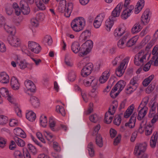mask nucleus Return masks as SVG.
<instances>
[{
    "mask_svg": "<svg viewBox=\"0 0 158 158\" xmlns=\"http://www.w3.org/2000/svg\"><path fill=\"white\" fill-rule=\"evenodd\" d=\"M124 57L123 55L118 56L112 61V64L114 66L116 65L118 63H120L116 70V75L119 77L121 76L124 73L130 59L129 57L127 56L123 59Z\"/></svg>",
    "mask_w": 158,
    "mask_h": 158,
    "instance_id": "nucleus-1",
    "label": "nucleus"
},
{
    "mask_svg": "<svg viewBox=\"0 0 158 158\" xmlns=\"http://www.w3.org/2000/svg\"><path fill=\"white\" fill-rule=\"evenodd\" d=\"M147 54L145 51L141 50L135 56L134 59V64L136 66H142L148 61Z\"/></svg>",
    "mask_w": 158,
    "mask_h": 158,
    "instance_id": "nucleus-2",
    "label": "nucleus"
},
{
    "mask_svg": "<svg viewBox=\"0 0 158 158\" xmlns=\"http://www.w3.org/2000/svg\"><path fill=\"white\" fill-rule=\"evenodd\" d=\"M85 20L82 17H78L74 19L71 23V27L73 31L78 32L82 31L85 26Z\"/></svg>",
    "mask_w": 158,
    "mask_h": 158,
    "instance_id": "nucleus-3",
    "label": "nucleus"
},
{
    "mask_svg": "<svg viewBox=\"0 0 158 158\" xmlns=\"http://www.w3.org/2000/svg\"><path fill=\"white\" fill-rule=\"evenodd\" d=\"M93 46V42L91 40L86 41L81 45V52L79 53V56H82L86 55L90 52Z\"/></svg>",
    "mask_w": 158,
    "mask_h": 158,
    "instance_id": "nucleus-4",
    "label": "nucleus"
},
{
    "mask_svg": "<svg viewBox=\"0 0 158 158\" xmlns=\"http://www.w3.org/2000/svg\"><path fill=\"white\" fill-rule=\"evenodd\" d=\"M28 47L29 50L35 53H39L41 50L40 45L37 43L33 41H29Z\"/></svg>",
    "mask_w": 158,
    "mask_h": 158,
    "instance_id": "nucleus-5",
    "label": "nucleus"
},
{
    "mask_svg": "<svg viewBox=\"0 0 158 158\" xmlns=\"http://www.w3.org/2000/svg\"><path fill=\"white\" fill-rule=\"evenodd\" d=\"M8 40L9 44L13 47H18L21 45V40L16 36L10 35L9 36Z\"/></svg>",
    "mask_w": 158,
    "mask_h": 158,
    "instance_id": "nucleus-6",
    "label": "nucleus"
},
{
    "mask_svg": "<svg viewBox=\"0 0 158 158\" xmlns=\"http://www.w3.org/2000/svg\"><path fill=\"white\" fill-rule=\"evenodd\" d=\"M146 149L145 144H137L135 147L134 153L136 156L139 157L140 155L144 153Z\"/></svg>",
    "mask_w": 158,
    "mask_h": 158,
    "instance_id": "nucleus-7",
    "label": "nucleus"
},
{
    "mask_svg": "<svg viewBox=\"0 0 158 158\" xmlns=\"http://www.w3.org/2000/svg\"><path fill=\"white\" fill-rule=\"evenodd\" d=\"M93 68V64L91 63L86 64L83 68L81 71V75L83 77H86L89 75Z\"/></svg>",
    "mask_w": 158,
    "mask_h": 158,
    "instance_id": "nucleus-8",
    "label": "nucleus"
},
{
    "mask_svg": "<svg viewBox=\"0 0 158 158\" xmlns=\"http://www.w3.org/2000/svg\"><path fill=\"white\" fill-rule=\"evenodd\" d=\"M126 28L123 25H121L114 30V36L117 38H119L126 32Z\"/></svg>",
    "mask_w": 158,
    "mask_h": 158,
    "instance_id": "nucleus-9",
    "label": "nucleus"
},
{
    "mask_svg": "<svg viewBox=\"0 0 158 158\" xmlns=\"http://www.w3.org/2000/svg\"><path fill=\"white\" fill-rule=\"evenodd\" d=\"M150 19V15L149 10L147 9L143 13L141 19V21L142 24L146 25L149 22Z\"/></svg>",
    "mask_w": 158,
    "mask_h": 158,
    "instance_id": "nucleus-10",
    "label": "nucleus"
},
{
    "mask_svg": "<svg viewBox=\"0 0 158 158\" xmlns=\"http://www.w3.org/2000/svg\"><path fill=\"white\" fill-rule=\"evenodd\" d=\"M82 83L84 86L87 87L90 86L92 83H94V86L95 87L97 85V81L94 77L91 76L84 79Z\"/></svg>",
    "mask_w": 158,
    "mask_h": 158,
    "instance_id": "nucleus-11",
    "label": "nucleus"
},
{
    "mask_svg": "<svg viewBox=\"0 0 158 158\" xmlns=\"http://www.w3.org/2000/svg\"><path fill=\"white\" fill-rule=\"evenodd\" d=\"M105 16L103 14L98 15L95 18L94 21L93 25L96 28H99L101 26L105 18Z\"/></svg>",
    "mask_w": 158,
    "mask_h": 158,
    "instance_id": "nucleus-12",
    "label": "nucleus"
},
{
    "mask_svg": "<svg viewBox=\"0 0 158 158\" xmlns=\"http://www.w3.org/2000/svg\"><path fill=\"white\" fill-rule=\"evenodd\" d=\"M152 54L154 56L152 57L151 61L152 64L154 66H158V45H156L153 48Z\"/></svg>",
    "mask_w": 158,
    "mask_h": 158,
    "instance_id": "nucleus-13",
    "label": "nucleus"
},
{
    "mask_svg": "<svg viewBox=\"0 0 158 158\" xmlns=\"http://www.w3.org/2000/svg\"><path fill=\"white\" fill-rule=\"evenodd\" d=\"M24 85L26 91L31 92H34L35 91L36 87L33 82L31 80H27L24 81Z\"/></svg>",
    "mask_w": 158,
    "mask_h": 158,
    "instance_id": "nucleus-14",
    "label": "nucleus"
},
{
    "mask_svg": "<svg viewBox=\"0 0 158 158\" xmlns=\"http://www.w3.org/2000/svg\"><path fill=\"white\" fill-rule=\"evenodd\" d=\"M20 6L21 11L23 14L27 15L28 14L30 10L28 3L24 0H21L20 3Z\"/></svg>",
    "mask_w": 158,
    "mask_h": 158,
    "instance_id": "nucleus-15",
    "label": "nucleus"
},
{
    "mask_svg": "<svg viewBox=\"0 0 158 158\" xmlns=\"http://www.w3.org/2000/svg\"><path fill=\"white\" fill-rule=\"evenodd\" d=\"M134 8V6L131 5L124 10L122 12L121 15V18L123 19H127L130 16Z\"/></svg>",
    "mask_w": 158,
    "mask_h": 158,
    "instance_id": "nucleus-16",
    "label": "nucleus"
},
{
    "mask_svg": "<svg viewBox=\"0 0 158 158\" xmlns=\"http://www.w3.org/2000/svg\"><path fill=\"white\" fill-rule=\"evenodd\" d=\"M95 90L93 89L91 92L89 94H87L84 92H82L81 93V94L83 99V100L86 102H88L89 99V97L91 98H95L97 95V93L94 92Z\"/></svg>",
    "mask_w": 158,
    "mask_h": 158,
    "instance_id": "nucleus-17",
    "label": "nucleus"
},
{
    "mask_svg": "<svg viewBox=\"0 0 158 158\" xmlns=\"http://www.w3.org/2000/svg\"><path fill=\"white\" fill-rule=\"evenodd\" d=\"M110 73L109 71H106L103 72L99 79V82L101 84L105 83L109 79Z\"/></svg>",
    "mask_w": 158,
    "mask_h": 158,
    "instance_id": "nucleus-18",
    "label": "nucleus"
},
{
    "mask_svg": "<svg viewBox=\"0 0 158 158\" xmlns=\"http://www.w3.org/2000/svg\"><path fill=\"white\" fill-rule=\"evenodd\" d=\"M113 17L110 16L108 19H107L105 23V29L108 31L110 32L114 25V21H113Z\"/></svg>",
    "mask_w": 158,
    "mask_h": 158,
    "instance_id": "nucleus-19",
    "label": "nucleus"
},
{
    "mask_svg": "<svg viewBox=\"0 0 158 158\" xmlns=\"http://www.w3.org/2000/svg\"><path fill=\"white\" fill-rule=\"evenodd\" d=\"M10 85L12 89L15 90L18 89L20 86L18 79L15 77H13L11 78Z\"/></svg>",
    "mask_w": 158,
    "mask_h": 158,
    "instance_id": "nucleus-20",
    "label": "nucleus"
},
{
    "mask_svg": "<svg viewBox=\"0 0 158 158\" xmlns=\"http://www.w3.org/2000/svg\"><path fill=\"white\" fill-rule=\"evenodd\" d=\"M10 77L8 74L5 72L0 73V82L3 84H7L9 82Z\"/></svg>",
    "mask_w": 158,
    "mask_h": 158,
    "instance_id": "nucleus-21",
    "label": "nucleus"
},
{
    "mask_svg": "<svg viewBox=\"0 0 158 158\" xmlns=\"http://www.w3.org/2000/svg\"><path fill=\"white\" fill-rule=\"evenodd\" d=\"M17 64L19 68L21 69H24L26 68L27 65V63L25 60H20L18 56L15 58Z\"/></svg>",
    "mask_w": 158,
    "mask_h": 158,
    "instance_id": "nucleus-22",
    "label": "nucleus"
},
{
    "mask_svg": "<svg viewBox=\"0 0 158 158\" xmlns=\"http://www.w3.org/2000/svg\"><path fill=\"white\" fill-rule=\"evenodd\" d=\"M30 102L34 108L40 107V103L38 98L35 96H32L30 99Z\"/></svg>",
    "mask_w": 158,
    "mask_h": 158,
    "instance_id": "nucleus-23",
    "label": "nucleus"
},
{
    "mask_svg": "<svg viewBox=\"0 0 158 158\" xmlns=\"http://www.w3.org/2000/svg\"><path fill=\"white\" fill-rule=\"evenodd\" d=\"M142 28V27L139 23L135 24L132 28L131 32L133 34H135L139 32Z\"/></svg>",
    "mask_w": 158,
    "mask_h": 158,
    "instance_id": "nucleus-24",
    "label": "nucleus"
},
{
    "mask_svg": "<svg viewBox=\"0 0 158 158\" xmlns=\"http://www.w3.org/2000/svg\"><path fill=\"white\" fill-rule=\"evenodd\" d=\"M126 85L125 82L123 80H120L114 86V89H117L118 91V93L123 89Z\"/></svg>",
    "mask_w": 158,
    "mask_h": 158,
    "instance_id": "nucleus-25",
    "label": "nucleus"
},
{
    "mask_svg": "<svg viewBox=\"0 0 158 158\" xmlns=\"http://www.w3.org/2000/svg\"><path fill=\"white\" fill-rule=\"evenodd\" d=\"M158 139L157 133H154L152 135L150 142V145L152 148H155Z\"/></svg>",
    "mask_w": 158,
    "mask_h": 158,
    "instance_id": "nucleus-26",
    "label": "nucleus"
},
{
    "mask_svg": "<svg viewBox=\"0 0 158 158\" xmlns=\"http://www.w3.org/2000/svg\"><path fill=\"white\" fill-rule=\"evenodd\" d=\"M73 5L72 3H68L66 6V10L64 13V15L67 17L70 16L72 11L73 10Z\"/></svg>",
    "mask_w": 158,
    "mask_h": 158,
    "instance_id": "nucleus-27",
    "label": "nucleus"
},
{
    "mask_svg": "<svg viewBox=\"0 0 158 158\" xmlns=\"http://www.w3.org/2000/svg\"><path fill=\"white\" fill-rule=\"evenodd\" d=\"M135 109V106L132 104L129 106L124 114V117L125 118H129L133 113Z\"/></svg>",
    "mask_w": 158,
    "mask_h": 158,
    "instance_id": "nucleus-28",
    "label": "nucleus"
},
{
    "mask_svg": "<svg viewBox=\"0 0 158 158\" xmlns=\"http://www.w3.org/2000/svg\"><path fill=\"white\" fill-rule=\"evenodd\" d=\"M26 116L28 120L31 122L35 121L36 118L35 114L32 110L27 111Z\"/></svg>",
    "mask_w": 158,
    "mask_h": 158,
    "instance_id": "nucleus-29",
    "label": "nucleus"
},
{
    "mask_svg": "<svg viewBox=\"0 0 158 158\" xmlns=\"http://www.w3.org/2000/svg\"><path fill=\"white\" fill-rule=\"evenodd\" d=\"M140 108L137 116V118L139 120L142 119L145 116L148 111V107Z\"/></svg>",
    "mask_w": 158,
    "mask_h": 158,
    "instance_id": "nucleus-30",
    "label": "nucleus"
},
{
    "mask_svg": "<svg viewBox=\"0 0 158 158\" xmlns=\"http://www.w3.org/2000/svg\"><path fill=\"white\" fill-rule=\"evenodd\" d=\"M139 37L136 35L127 41L126 43V45L127 47H130L134 45L138 40Z\"/></svg>",
    "mask_w": 158,
    "mask_h": 158,
    "instance_id": "nucleus-31",
    "label": "nucleus"
},
{
    "mask_svg": "<svg viewBox=\"0 0 158 158\" xmlns=\"http://www.w3.org/2000/svg\"><path fill=\"white\" fill-rule=\"evenodd\" d=\"M118 102L117 101H113L110 106L107 112L114 114L118 107Z\"/></svg>",
    "mask_w": 158,
    "mask_h": 158,
    "instance_id": "nucleus-32",
    "label": "nucleus"
},
{
    "mask_svg": "<svg viewBox=\"0 0 158 158\" xmlns=\"http://www.w3.org/2000/svg\"><path fill=\"white\" fill-rule=\"evenodd\" d=\"M14 132L16 135L22 138H25L26 137V135L24 131L19 127L14 129Z\"/></svg>",
    "mask_w": 158,
    "mask_h": 158,
    "instance_id": "nucleus-33",
    "label": "nucleus"
},
{
    "mask_svg": "<svg viewBox=\"0 0 158 158\" xmlns=\"http://www.w3.org/2000/svg\"><path fill=\"white\" fill-rule=\"evenodd\" d=\"M43 134L48 141L51 142L53 140L54 135L50 131L44 130L43 131Z\"/></svg>",
    "mask_w": 158,
    "mask_h": 158,
    "instance_id": "nucleus-34",
    "label": "nucleus"
},
{
    "mask_svg": "<svg viewBox=\"0 0 158 158\" xmlns=\"http://www.w3.org/2000/svg\"><path fill=\"white\" fill-rule=\"evenodd\" d=\"M136 120V117L132 116L130 119L129 122L126 123L125 126L127 127H128L131 128H133L135 126Z\"/></svg>",
    "mask_w": 158,
    "mask_h": 158,
    "instance_id": "nucleus-35",
    "label": "nucleus"
},
{
    "mask_svg": "<svg viewBox=\"0 0 158 158\" xmlns=\"http://www.w3.org/2000/svg\"><path fill=\"white\" fill-rule=\"evenodd\" d=\"M66 3L65 0H62L60 1L58 8L59 12L64 13L66 10Z\"/></svg>",
    "mask_w": 158,
    "mask_h": 158,
    "instance_id": "nucleus-36",
    "label": "nucleus"
},
{
    "mask_svg": "<svg viewBox=\"0 0 158 158\" xmlns=\"http://www.w3.org/2000/svg\"><path fill=\"white\" fill-rule=\"evenodd\" d=\"M4 28L7 32L11 34V35H15V33L16 30L14 27L5 24L4 25Z\"/></svg>",
    "mask_w": 158,
    "mask_h": 158,
    "instance_id": "nucleus-37",
    "label": "nucleus"
},
{
    "mask_svg": "<svg viewBox=\"0 0 158 158\" xmlns=\"http://www.w3.org/2000/svg\"><path fill=\"white\" fill-rule=\"evenodd\" d=\"M40 125L44 127H45L48 124L47 117L44 115H41L40 118Z\"/></svg>",
    "mask_w": 158,
    "mask_h": 158,
    "instance_id": "nucleus-38",
    "label": "nucleus"
},
{
    "mask_svg": "<svg viewBox=\"0 0 158 158\" xmlns=\"http://www.w3.org/2000/svg\"><path fill=\"white\" fill-rule=\"evenodd\" d=\"M73 52L75 53H78L79 51L81 52V47L79 43L77 42L73 43L71 46Z\"/></svg>",
    "mask_w": 158,
    "mask_h": 158,
    "instance_id": "nucleus-39",
    "label": "nucleus"
},
{
    "mask_svg": "<svg viewBox=\"0 0 158 158\" xmlns=\"http://www.w3.org/2000/svg\"><path fill=\"white\" fill-rule=\"evenodd\" d=\"M113 115L109 112H106L105 115V122L107 124L110 123L113 120Z\"/></svg>",
    "mask_w": 158,
    "mask_h": 158,
    "instance_id": "nucleus-40",
    "label": "nucleus"
},
{
    "mask_svg": "<svg viewBox=\"0 0 158 158\" xmlns=\"http://www.w3.org/2000/svg\"><path fill=\"white\" fill-rule=\"evenodd\" d=\"M156 106L155 104L153 103L151 106L149 111L148 117L150 118H152L153 115L155 114H158L156 113Z\"/></svg>",
    "mask_w": 158,
    "mask_h": 158,
    "instance_id": "nucleus-41",
    "label": "nucleus"
},
{
    "mask_svg": "<svg viewBox=\"0 0 158 158\" xmlns=\"http://www.w3.org/2000/svg\"><path fill=\"white\" fill-rule=\"evenodd\" d=\"M158 38V30L155 33L154 35V38L152 40L150 41L149 43L148 44L146 48H150L154 44Z\"/></svg>",
    "mask_w": 158,
    "mask_h": 158,
    "instance_id": "nucleus-42",
    "label": "nucleus"
},
{
    "mask_svg": "<svg viewBox=\"0 0 158 158\" xmlns=\"http://www.w3.org/2000/svg\"><path fill=\"white\" fill-rule=\"evenodd\" d=\"M56 125L55 120L53 117H50L49 120V126L51 129L53 131H55V127Z\"/></svg>",
    "mask_w": 158,
    "mask_h": 158,
    "instance_id": "nucleus-43",
    "label": "nucleus"
},
{
    "mask_svg": "<svg viewBox=\"0 0 158 158\" xmlns=\"http://www.w3.org/2000/svg\"><path fill=\"white\" fill-rule=\"evenodd\" d=\"M91 35L90 31L85 30L83 31L81 35V36L84 40L89 39Z\"/></svg>",
    "mask_w": 158,
    "mask_h": 158,
    "instance_id": "nucleus-44",
    "label": "nucleus"
},
{
    "mask_svg": "<svg viewBox=\"0 0 158 158\" xmlns=\"http://www.w3.org/2000/svg\"><path fill=\"white\" fill-rule=\"evenodd\" d=\"M154 77V75H151L145 79L143 82V86H146L151 82Z\"/></svg>",
    "mask_w": 158,
    "mask_h": 158,
    "instance_id": "nucleus-45",
    "label": "nucleus"
},
{
    "mask_svg": "<svg viewBox=\"0 0 158 158\" xmlns=\"http://www.w3.org/2000/svg\"><path fill=\"white\" fill-rule=\"evenodd\" d=\"M12 7L15 10V14L17 16L20 15L22 12L21 10L20 9L18 4L16 3H14Z\"/></svg>",
    "mask_w": 158,
    "mask_h": 158,
    "instance_id": "nucleus-46",
    "label": "nucleus"
},
{
    "mask_svg": "<svg viewBox=\"0 0 158 158\" xmlns=\"http://www.w3.org/2000/svg\"><path fill=\"white\" fill-rule=\"evenodd\" d=\"M96 143L97 145L100 147H101L103 146L102 138L99 134L97 135L96 138Z\"/></svg>",
    "mask_w": 158,
    "mask_h": 158,
    "instance_id": "nucleus-47",
    "label": "nucleus"
},
{
    "mask_svg": "<svg viewBox=\"0 0 158 158\" xmlns=\"http://www.w3.org/2000/svg\"><path fill=\"white\" fill-rule=\"evenodd\" d=\"M56 112L58 114H60L63 116H64L65 115V112L64 107L59 105H57L56 106Z\"/></svg>",
    "mask_w": 158,
    "mask_h": 158,
    "instance_id": "nucleus-48",
    "label": "nucleus"
},
{
    "mask_svg": "<svg viewBox=\"0 0 158 158\" xmlns=\"http://www.w3.org/2000/svg\"><path fill=\"white\" fill-rule=\"evenodd\" d=\"M149 98L148 97H144L142 100L139 106V108L148 107L147 105L148 102Z\"/></svg>",
    "mask_w": 158,
    "mask_h": 158,
    "instance_id": "nucleus-49",
    "label": "nucleus"
},
{
    "mask_svg": "<svg viewBox=\"0 0 158 158\" xmlns=\"http://www.w3.org/2000/svg\"><path fill=\"white\" fill-rule=\"evenodd\" d=\"M153 127L152 125L149 124L145 128V133L146 136L150 135L152 132Z\"/></svg>",
    "mask_w": 158,
    "mask_h": 158,
    "instance_id": "nucleus-50",
    "label": "nucleus"
},
{
    "mask_svg": "<svg viewBox=\"0 0 158 158\" xmlns=\"http://www.w3.org/2000/svg\"><path fill=\"white\" fill-rule=\"evenodd\" d=\"M14 158H23V154L21 150L19 149L15 150L13 152Z\"/></svg>",
    "mask_w": 158,
    "mask_h": 158,
    "instance_id": "nucleus-51",
    "label": "nucleus"
},
{
    "mask_svg": "<svg viewBox=\"0 0 158 158\" xmlns=\"http://www.w3.org/2000/svg\"><path fill=\"white\" fill-rule=\"evenodd\" d=\"M14 140L17 145L21 147H24L25 145L24 141L19 137L15 136L14 138Z\"/></svg>",
    "mask_w": 158,
    "mask_h": 158,
    "instance_id": "nucleus-52",
    "label": "nucleus"
},
{
    "mask_svg": "<svg viewBox=\"0 0 158 158\" xmlns=\"http://www.w3.org/2000/svg\"><path fill=\"white\" fill-rule=\"evenodd\" d=\"M35 3L36 6L41 10H45L46 7L40 0H35Z\"/></svg>",
    "mask_w": 158,
    "mask_h": 158,
    "instance_id": "nucleus-53",
    "label": "nucleus"
},
{
    "mask_svg": "<svg viewBox=\"0 0 158 158\" xmlns=\"http://www.w3.org/2000/svg\"><path fill=\"white\" fill-rule=\"evenodd\" d=\"M5 9L6 13L8 15H11L13 13V8L11 5L10 4L6 5Z\"/></svg>",
    "mask_w": 158,
    "mask_h": 158,
    "instance_id": "nucleus-54",
    "label": "nucleus"
},
{
    "mask_svg": "<svg viewBox=\"0 0 158 158\" xmlns=\"http://www.w3.org/2000/svg\"><path fill=\"white\" fill-rule=\"evenodd\" d=\"M122 114H117L115 116L114 120V124L118 126L120 124L121 121V116Z\"/></svg>",
    "mask_w": 158,
    "mask_h": 158,
    "instance_id": "nucleus-55",
    "label": "nucleus"
},
{
    "mask_svg": "<svg viewBox=\"0 0 158 158\" xmlns=\"http://www.w3.org/2000/svg\"><path fill=\"white\" fill-rule=\"evenodd\" d=\"M7 140L3 137H0V148L3 149L6 146Z\"/></svg>",
    "mask_w": 158,
    "mask_h": 158,
    "instance_id": "nucleus-56",
    "label": "nucleus"
},
{
    "mask_svg": "<svg viewBox=\"0 0 158 158\" xmlns=\"http://www.w3.org/2000/svg\"><path fill=\"white\" fill-rule=\"evenodd\" d=\"M0 93L2 96L6 98L10 94L7 89L4 87H2L0 89Z\"/></svg>",
    "mask_w": 158,
    "mask_h": 158,
    "instance_id": "nucleus-57",
    "label": "nucleus"
},
{
    "mask_svg": "<svg viewBox=\"0 0 158 158\" xmlns=\"http://www.w3.org/2000/svg\"><path fill=\"white\" fill-rule=\"evenodd\" d=\"M43 41L45 44L47 43L48 45L52 44V39L49 35H46L43 40Z\"/></svg>",
    "mask_w": 158,
    "mask_h": 158,
    "instance_id": "nucleus-58",
    "label": "nucleus"
},
{
    "mask_svg": "<svg viewBox=\"0 0 158 158\" xmlns=\"http://www.w3.org/2000/svg\"><path fill=\"white\" fill-rule=\"evenodd\" d=\"M137 88L135 86H132L129 85L126 89V93L127 94H131L135 91Z\"/></svg>",
    "mask_w": 158,
    "mask_h": 158,
    "instance_id": "nucleus-59",
    "label": "nucleus"
},
{
    "mask_svg": "<svg viewBox=\"0 0 158 158\" xmlns=\"http://www.w3.org/2000/svg\"><path fill=\"white\" fill-rule=\"evenodd\" d=\"M8 118L7 117L3 115H0V124L4 125L7 123Z\"/></svg>",
    "mask_w": 158,
    "mask_h": 158,
    "instance_id": "nucleus-60",
    "label": "nucleus"
},
{
    "mask_svg": "<svg viewBox=\"0 0 158 158\" xmlns=\"http://www.w3.org/2000/svg\"><path fill=\"white\" fill-rule=\"evenodd\" d=\"M27 147L29 151L33 154L35 155L37 153V150L35 147L31 144H29L27 145Z\"/></svg>",
    "mask_w": 158,
    "mask_h": 158,
    "instance_id": "nucleus-61",
    "label": "nucleus"
},
{
    "mask_svg": "<svg viewBox=\"0 0 158 158\" xmlns=\"http://www.w3.org/2000/svg\"><path fill=\"white\" fill-rule=\"evenodd\" d=\"M89 119L91 122L96 123L99 120V118L97 114H94L90 115L89 117Z\"/></svg>",
    "mask_w": 158,
    "mask_h": 158,
    "instance_id": "nucleus-62",
    "label": "nucleus"
},
{
    "mask_svg": "<svg viewBox=\"0 0 158 158\" xmlns=\"http://www.w3.org/2000/svg\"><path fill=\"white\" fill-rule=\"evenodd\" d=\"M126 41L121 38L117 42V45L118 47L120 48H123L125 47V43Z\"/></svg>",
    "mask_w": 158,
    "mask_h": 158,
    "instance_id": "nucleus-63",
    "label": "nucleus"
},
{
    "mask_svg": "<svg viewBox=\"0 0 158 158\" xmlns=\"http://www.w3.org/2000/svg\"><path fill=\"white\" fill-rule=\"evenodd\" d=\"M151 37L149 35H147L141 41L140 44L142 46H144L150 41Z\"/></svg>",
    "mask_w": 158,
    "mask_h": 158,
    "instance_id": "nucleus-64",
    "label": "nucleus"
}]
</instances>
